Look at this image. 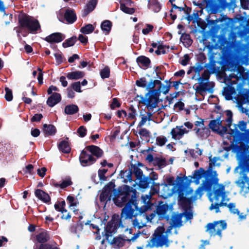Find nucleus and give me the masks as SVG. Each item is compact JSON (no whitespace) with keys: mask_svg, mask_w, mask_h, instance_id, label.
I'll list each match as a JSON object with an SVG mask.
<instances>
[{"mask_svg":"<svg viewBox=\"0 0 249 249\" xmlns=\"http://www.w3.org/2000/svg\"><path fill=\"white\" fill-rule=\"evenodd\" d=\"M184 125L188 129L191 130L193 128V131L196 138L200 140L206 139L210 135L211 131L204 124V119L199 118L197 121L194 124L186 122L184 123Z\"/></svg>","mask_w":249,"mask_h":249,"instance_id":"nucleus-5","label":"nucleus"},{"mask_svg":"<svg viewBox=\"0 0 249 249\" xmlns=\"http://www.w3.org/2000/svg\"><path fill=\"white\" fill-rule=\"evenodd\" d=\"M97 4L96 0H91L89 1L88 4L87 5L86 8L84 9L83 12V16L86 17L90 12L92 11L95 8Z\"/></svg>","mask_w":249,"mask_h":249,"instance_id":"nucleus-30","label":"nucleus"},{"mask_svg":"<svg viewBox=\"0 0 249 249\" xmlns=\"http://www.w3.org/2000/svg\"><path fill=\"white\" fill-rule=\"evenodd\" d=\"M36 239L40 243H44L49 239V236L46 232H41L36 235Z\"/></svg>","mask_w":249,"mask_h":249,"instance_id":"nucleus-42","label":"nucleus"},{"mask_svg":"<svg viewBox=\"0 0 249 249\" xmlns=\"http://www.w3.org/2000/svg\"><path fill=\"white\" fill-rule=\"evenodd\" d=\"M67 201L70 207H76L79 204L77 199L71 196L67 197Z\"/></svg>","mask_w":249,"mask_h":249,"instance_id":"nucleus-47","label":"nucleus"},{"mask_svg":"<svg viewBox=\"0 0 249 249\" xmlns=\"http://www.w3.org/2000/svg\"><path fill=\"white\" fill-rule=\"evenodd\" d=\"M111 197V188L107 185L105 187L102 193L100 196V200L101 202H107L110 201Z\"/></svg>","mask_w":249,"mask_h":249,"instance_id":"nucleus-19","label":"nucleus"},{"mask_svg":"<svg viewBox=\"0 0 249 249\" xmlns=\"http://www.w3.org/2000/svg\"><path fill=\"white\" fill-rule=\"evenodd\" d=\"M227 228V223L224 220L214 221L209 223L206 226V231L209 233L211 236L216 235L222 237L221 231Z\"/></svg>","mask_w":249,"mask_h":249,"instance_id":"nucleus-7","label":"nucleus"},{"mask_svg":"<svg viewBox=\"0 0 249 249\" xmlns=\"http://www.w3.org/2000/svg\"><path fill=\"white\" fill-rule=\"evenodd\" d=\"M237 160L239 165L234 169V173H237L240 168H242L244 171L249 172V147H248L237 153Z\"/></svg>","mask_w":249,"mask_h":249,"instance_id":"nucleus-8","label":"nucleus"},{"mask_svg":"<svg viewBox=\"0 0 249 249\" xmlns=\"http://www.w3.org/2000/svg\"><path fill=\"white\" fill-rule=\"evenodd\" d=\"M204 4L208 12L215 14L218 12L219 6L216 0H204Z\"/></svg>","mask_w":249,"mask_h":249,"instance_id":"nucleus-17","label":"nucleus"},{"mask_svg":"<svg viewBox=\"0 0 249 249\" xmlns=\"http://www.w3.org/2000/svg\"><path fill=\"white\" fill-rule=\"evenodd\" d=\"M209 130L211 129L213 132H215L221 136H223L227 131V126L222 125V120L221 117L219 116L216 119L211 120L209 124Z\"/></svg>","mask_w":249,"mask_h":249,"instance_id":"nucleus-10","label":"nucleus"},{"mask_svg":"<svg viewBox=\"0 0 249 249\" xmlns=\"http://www.w3.org/2000/svg\"><path fill=\"white\" fill-rule=\"evenodd\" d=\"M120 9L123 11L124 13L128 14H132L134 13L135 10L133 8H128L124 5V3H121L120 4Z\"/></svg>","mask_w":249,"mask_h":249,"instance_id":"nucleus-48","label":"nucleus"},{"mask_svg":"<svg viewBox=\"0 0 249 249\" xmlns=\"http://www.w3.org/2000/svg\"><path fill=\"white\" fill-rule=\"evenodd\" d=\"M167 139L163 136L157 137L156 139V142L158 145L162 146L164 145L167 142Z\"/></svg>","mask_w":249,"mask_h":249,"instance_id":"nucleus-52","label":"nucleus"},{"mask_svg":"<svg viewBox=\"0 0 249 249\" xmlns=\"http://www.w3.org/2000/svg\"><path fill=\"white\" fill-rule=\"evenodd\" d=\"M72 182L71 181V179L69 177L66 178L64 180H63L62 183L60 185V187L61 188H66L69 186L71 185Z\"/></svg>","mask_w":249,"mask_h":249,"instance_id":"nucleus-53","label":"nucleus"},{"mask_svg":"<svg viewBox=\"0 0 249 249\" xmlns=\"http://www.w3.org/2000/svg\"><path fill=\"white\" fill-rule=\"evenodd\" d=\"M189 60H190V58H189L188 54H185L184 55V56L181 59L180 63L182 65L185 66L188 64Z\"/></svg>","mask_w":249,"mask_h":249,"instance_id":"nucleus-63","label":"nucleus"},{"mask_svg":"<svg viewBox=\"0 0 249 249\" xmlns=\"http://www.w3.org/2000/svg\"><path fill=\"white\" fill-rule=\"evenodd\" d=\"M121 178H124V181L127 183L128 181L131 182L132 180V172L131 169L126 170L124 171H122L121 173Z\"/></svg>","mask_w":249,"mask_h":249,"instance_id":"nucleus-34","label":"nucleus"},{"mask_svg":"<svg viewBox=\"0 0 249 249\" xmlns=\"http://www.w3.org/2000/svg\"><path fill=\"white\" fill-rule=\"evenodd\" d=\"M78 110V106L73 104L67 105L65 108V113L69 115L74 114L77 113Z\"/></svg>","mask_w":249,"mask_h":249,"instance_id":"nucleus-32","label":"nucleus"},{"mask_svg":"<svg viewBox=\"0 0 249 249\" xmlns=\"http://www.w3.org/2000/svg\"><path fill=\"white\" fill-rule=\"evenodd\" d=\"M84 76V72L81 71H75L69 72L67 75V78L71 80H77L82 78Z\"/></svg>","mask_w":249,"mask_h":249,"instance_id":"nucleus-31","label":"nucleus"},{"mask_svg":"<svg viewBox=\"0 0 249 249\" xmlns=\"http://www.w3.org/2000/svg\"><path fill=\"white\" fill-rule=\"evenodd\" d=\"M70 208L71 210L72 211L74 214L78 216V217L77 218H83V217L84 216H85V214L83 213V212H79V210L76 209L75 208V207H70Z\"/></svg>","mask_w":249,"mask_h":249,"instance_id":"nucleus-57","label":"nucleus"},{"mask_svg":"<svg viewBox=\"0 0 249 249\" xmlns=\"http://www.w3.org/2000/svg\"><path fill=\"white\" fill-rule=\"evenodd\" d=\"M58 148L60 151L63 153H68L71 151V148L69 143L65 141H62L60 142L58 145Z\"/></svg>","mask_w":249,"mask_h":249,"instance_id":"nucleus-40","label":"nucleus"},{"mask_svg":"<svg viewBox=\"0 0 249 249\" xmlns=\"http://www.w3.org/2000/svg\"><path fill=\"white\" fill-rule=\"evenodd\" d=\"M235 92L234 88L228 86L224 89V95L227 100H231L232 98V95Z\"/></svg>","mask_w":249,"mask_h":249,"instance_id":"nucleus-38","label":"nucleus"},{"mask_svg":"<svg viewBox=\"0 0 249 249\" xmlns=\"http://www.w3.org/2000/svg\"><path fill=\"white\" fill-rule=\"evenodd\" d=\"M43 131L46 135H53L55 133L56 128L53 125L44 124L43 125Z\"/></svg>","mask_w":249,"mask_h":249,"instance_id":"nucleus-37","label":"nucleus"},{"mask_svg":"<svg viewBox=\"0 0 249 249\" xmlns=\"http://www.w3.org/2000/svg\"><path fill=\"white\" fill-rule=\"evenodd\" d=\"M19 27L15 28L14 30L18 33V36H20V29H27L31 33H36L40 28L39 23L36 19L27 15L22 14L19 16Z\"/></svg>","mask_w":249,"mask_h":249,"instance_id":"nucleus-6","label":"nucleus"},{"mask_svg":"<svg viewBox=\"0 0 249 249\" xmlns=\"http://www.w3.org/2000/svg\"><path fill=\"white\" fill-rule=\"evenodd\" d=\"M122 189L121 194L113 199L114 203L119 207H122L126 203L125 207L122 210L121 218H133L137 216H145L146 218H149L144 214V212L146 211L145 208L138 209L134 205L135 196L134 195L130 196V187L127 185H124Z\"/></svg>","mask_w":249,"mask_h":249,"instance_id":"nucleus-2","label":"nucleus"},{"mask_svg":"<svg viewBox=\"0 0 249 249\" xmlns=\"http://www.w3.org/2000/svg\"><path fill=\"white\" fill-rule=\"evenodd\" d=\"M136 115L137 112L136 109L133 107H130L129 109L128 117L131 119H134Z\"/></svg>","mask_w":249,"mask_h":249,"instance_id":"nucleus-58","label":"nucleus"},{"mask_svg":"<svg viewBox=\"0 0 249 249\" xmlns=\"http://www.w3.org/2000/svg\"><path fill=\"white\" fill-rule=\"evenodd\" d=\"M112 26L111 21L108 20H104L101 25V28L102 31L105 32L106 34H108L110 32Z\"/></svg>","mask_w":249,"mask_h":249,"instance_id":"nucleus-39","label":"nucleus"},{"mask_svg":"<svg viewBox=\"0 0 249 249\" xmlns=\"http://www.w3.org/2000/svg\"><path fill=\"white\" fill-rule=\"evenodd\" d=\"M148 8L152 9L155 12H158L161 8L160 3L157 1V0H149Z\"/></svg>","mask_w":249,"mask_h":249,"instance_id":"nucleus-33","label":"nucleus"},{"mask_svg":"<svg viewBox=\"0 0 249 249\" xmlns=\"http://www.w3.org/2000/svg\"><path fill=\"white\" fill-rule=\"evenodd\" d=\"M107 169H99L98 170V176L100 180H105L106 178L105 175L107 172Z\"/></svg>","mask_w":249,"mask_h":249,"instance_id":"nucleus-59","label":"nucleus"},{"mask_svg":"<svg viewBox=\"0 0 249 249\" xmlns=\"http://www.w3.org/2000/svg\"><path fill=\"white\" fill-rule=\"evenodd\" d=\"M94 28L92 25L88 24L85 26L83 27L80 29V32L83 34H89L92 33L94 31Z\"/></svg>","mask_w":249,"mask_h":249,"instance_id":"nucleus-45","label":"nucleus"},{"mask_svg":"<svg viewBox=\"0 0 249 249\" xmlns=\"http://www.w3.org/2000/svg\"><path fill=\"white\" fill-rule=\"evenodd\" d=\"M152 116V113L151 111L146 112L145 110H141L140 114L141 120L138 124V127H142L147 121H151Z\"/></svg>","mask_w":249,"mask_h":249,"instance_id":"nucleus-20","label":"nucleus"},{"mask_svg":"<svg viewBox=\"0 0 249 249\" xmlns=\"http://www.w3.org/2000/svg\"><path fill=\"white\" fill-rule=\"evenodd\" d=\"M227 118V127L230 128L231 134L234 139L240 141L237 145L238 153L249 147V129L245 132L247 127V124L243 121L239 122L238 124H231L232 114L231 111L226 112Z\"/></svg>","mask_w":249,"mask_h":249,"instance_id":"nucleus-4","label":"nucleus"},{"mask_svg":"<svg viewBox=\"0 0 249 249\" xmlns=\"http://www.w3.org/2000/svg\"><path fill=\"white\" fill-rule=\"evenodd\" d=\"M180 40L183 42L186 43L188 46H190L192 44V40L190 38V36L188 34H182Z\"/></svg>","mask_w":249,"mask_h":249,"instance_id":"nucleus-49","label":"nucleus"},{"mask_svg":"<svg viewBox=\"0 0 249 249\" xmlns=\"http://www.w3.org/2000/svg\"><path fill=\"white\" fill-rule=\"evenodd\" d=\"M227 207L231 213L233 214H236L239 218H246L247 214L245 213L240 212V211L236 207V205L234 203H230L227 205Z\"/></svg>","mask_w":249,"mask_h":249,"instance_id":"nucleus-21","label":"nucleus"},{"mask_svg":"<svg viewBox=\"0 0 249 249\" xmlns=\"http://www.w3.org/2000/svg\"><path fill=\"white\" fill-rule=\"evenodd\" d=\"M126 239H123L120 236L114 237L112 240L110 241V244L114 248H120L124 245Z\"/></svg>","mask_w":249,"mask_h":249,"instance_id":"nucleus-23","label":"nucleus"},{"mask_svg":"<svg viewBox=\"0 0 249 249\" xmlns=\"http://www.w3.org/2000/svg\"><path fill=\"white\" fill-rule=\"evenodd\" d=\"M190 130H187L183 125L176 126L172 129L170 134L172 139L175 140H179L183 138L185 134H188Z\"/></svg>","mask_w":249,"mask_h":249,"instance_id":"nucleus-14","label":"nucleus"},{"mask_svg":"<svg viewBox=\"0 0 249 249\" xmlns=\"http://www.w3.org/2000/svg\"><path fill=\"white\" fill-rule=\"evenodd\" d=\"M64 38V36L62 34L55 33L46 37L45 40L49 43H58L61 42Z\"/></svg>","mask_w":249,"mask_h":249,"instance_id":"nucleus-18","label":"nucleus"},{"mask_svg":"<svg viewBox=\"0 0 249 249\" xmlns=\"http://www.w3.org/2000/svg\"><path fill=\"white\" fill-rule=\"evenodd\" d=\"M148 89H153L154 92L159 96H160L161 92L166 94L169 90V87L162 85L160 81L158 80H153L152 79H151L149 82Z\"/></svg>","mask_w":249,"mask_h":249,"instance_id":"nucleus-12","label":"nucleus"},{"mask_svg":"<svg viewBox=\"0 0 249 249\" xmlns=\"http://www.w3.org/2000/svg\"><path fill=\"white\" fill-rule=\"evenodd\" d=\"M151 197V195H142V202L145 204H147L148 206H149V204H150V201Z\"/></svg>","mask_w":249,"mask_h":249,"instance_id":"nucleus-56","label":"nucleus"},{"mask_svg":"<svg viewBox=\"0 0 249 249\" xmlns=\"http://www.w3.org/2000/svg\"><path fill=\"white\" fill-rule=\"evenodd\" d=\"M36 196L44 202H49L50 201V197L49 195L40 189H36L35 191Z\"/></svg>","mask_w":249,"mask_h":249,"instance_id":"nucleus-25","label":"nucleus"},{"mask_svg":"<svg viewBox=\"0 0 249 249\" xmlns=\"http://www.w3.org/2000/svg\"><path fill=\"white\" fill-rule=\"evenodd\" d=\"M235 183L240 188V193L243 195L249 193V178L246 174H241Z\"/></svg>","mask_w":249,"mask_h":249,"instance_id":"nucleus-13","label":"nucleus"},{"mask_svg":"<svg viewBox=\"0 0 249 249\" xmlns=\"http://www.w3.org/2000/svg\"><path fill=\"white\" fill-rule=\"evenodd\" d=\"M133 224L135 228L141 229L146 226V223L142 221V219H134Z\"/></svg>","mask_w":249,"mask_h":249,"instance_id":"nucleus-50","label":"nucleus"},{"mask_svg":"<svg viewBox=\"0 0 249 249\" xmlns=\"http://www.w3.org/2000/svg\"><path fill=\"white\" fill-rule=\"evenodd\" d=\"M159 97L153 90L148 92L146 95L145 98L143 101V104L146 106L149 111H152L158 106Z\"/></svg>","mask_w":249,"mask_h":249,"instance_id":"nucleus-9","label":"nucleus"},{"mask_svg":"<svg viewBox=\"0 0 249 249\" xmlns=\"http://www.w3.org/2000/svg\"><path fill=\"white\" fill-rule=\"evenodd\" d=\"M64 17L69 23H72L76 19V15L72 10L67 9L65 13Z\"/></svg>","mask_w":249,"mask_h":249,"instance_id":"nucleus-28","label":"nucleus"},{"mask_svg":"<svg viewBox=\"0 0 249 249\" xmlns=\"http://www.w3.org/2000/svg\"><path fill=\"white\" fill-rule=\"evenodd\" d=\"M218 174L215 171L206 172L203 168L196 170L194 173V182L198 185L200 180L204 178L202 183L195 191V199L200 198L204 190L210 191L208 197L212 202L210 210H215L216 213L219 212V206L226 205L229 201L228 192L225 190V185L218 184Z\"/></svg>","mask_w":249,"mask_h":249,"instance_id":"nucleus-1","label":"nucleus"},{"mask_svg":"<svg viewBox=\"0 0 249 249\" xmlns=\"http://www.w3.org/2000/svg\"><path fill=\"white\" fill-rule=\"evenodd\" d=\"M5 98L8 101H11L13 99V95L12 90L8 88H5Z\"/></svg>","mask_w":249,"mask_h":249,"instance_id":"nucleus-54","label":"nucleus"},{"mask_svg":"<svg viewBox=\"0 0 249 249\" xmlns=\"http://www.w3.org/2000/svg\"><path fill=\"white\" fill-rule=\"evenodd\" d=\"M138 65L143 69H146L150 63V59L144 56H140L137 58Z\"/></svg>","mask_w":249,"mask_h":249,"instance_id":"nucleus-24","label":"nucleus"},{"mask_svg":"<svg viewBox=\"0 0 249 249\" xmlns=\"http://www.w3.org/2000/svg\"><path fill=\"white\" fill-rule=\"evenodd\" d=\"M124 228L122 219H111L105 227L107 236H111V234L115 233L118 229ZM107 240H109L108 237H107Z\"/></svg>","mask_w":249,"mask_h":249,"instance_id":"nucleus-11","label":"nucleus"},{"mask_svg":"<svg viewBox=\"0 0 249 249\" xmlns=\"http://www.w3.org/2000/svg\"><path fill=\"white\" fill-rule=\"evenodd\" d=\"M158 50L156 51L155 53L158 54H160L161 53L164 54L166 53V51L165 50V48L163 46L161 45H159L158 46Z\"/></svg>","mask_w":249,"mask_h":249,"instance_id":"nucleus-62","label":"nucleus"},{"mask_svg":"<svg viewBox=\"0 0 249 249\" xmlns=\"http://www.w3.org/2000/svg\"><path fill=\"white\" fill-rule=\"evenodd\" d=\"M61 99V95L59 93L54 92L49 97L47 101V105L51 107H53L58 103Z\"/></svg>","mask_w":249,"mask_h":249,"instance_id":"nucleus-22","label":"nucleus"},{"mask_svg":"<svg viewBox=\"0 0 249 249\" xmlns=\"http://www.w3.org/2000/svg\"><path fill=\"white\" fill-rule=\"evenodd\" d=\"M136 84L137 86L143 88H145L146 90L148 92H150L153 89H148V87L149 86V82L147 83L146 79L145 77H142L136 81Z\"/></svg>","mask_w":249,"mask_h":249,"instance_id":"nucleus-35","label":"nucleus"},{"mask_svg":"<svg viewBox=\"0 0 249 249\" xmlns=\"http://www.w3.org/2000/svg\"><path fill=\"white\" fill-rule=\"evenodd\" d=\"M139 133L141 136L145 137H148L150 134L149 131L145 128H141L139 130Z\"/></svg>","mask_w":249,"mask_h":249,"instance_id":"nucleus-64","label":"nucleus"},{"mask_svg":"<svg viewBox=\"0 0 249 249\" xmlns=\"http://www.w3.org/2000/svg\"><path fill=\"white\" fill-rule=\"evenodd\" d=\"M139 179L140 180L139 185L143 188H147L151 182V178L150 176L142 177V178Z\"/></svg>","mask_w":249,"mask_h":249,"instance_id":"nucleus-36","label":"nucleus"},{"mask_svg":"<svg viewBox=\"0 0 249 249\" xmlns=\"http://www.w3.org/2000/svg\"><path fill=\"white\" fill-rule=\"evenodd\" d=\"M131 169L132 172L134 173V174L135 175L137 179L142 178L143 174L142 171L141 169H140L139 167L135 165L132 166Z\"/></svg>","mask_w":249,"mask_h":249,"instance_id":"nucleus-43","label":"nucleus"},{"mask_svg":"<svg viewBox=\"0 0 249 249\" xmlns=\"http://www.w3.org/2000/svg\"><path fill=\"white\" fill-rule=\"evenodd\" d=\"M193 217V213L191 207L184 209V212L180 213L178 218H192Z\"/></svg>","mask_w":249,"mask_h":249,"instance_id":"nucleus-41","label":"nucleus"},{"mask_svg":"<svg viewBox=\"0 0 249 249\" xmlns=\"http://www.w3.org/2000/svg\"><path fill=\"white\" fill-rule=\"evenodd\" d=\"M86 149L97 158H100L102 156L103 151L97 146L93 145L88 146L86 147Z\"/></svg>","mask_w":249,"mask_h":249,"instance_id":"nucleus-29","label":"nucleus"},{"mask_svg":"<svg viewBox=\"0 0 249 249\" xmlns=\"http://www.w3.org/2000/svg\"><path fill=\"white\" fill-rule=\"evenodd\" d=\"M166 221L170 224L166 231H165L163 224L159 226L155 231L152 238L148 241L146 247L153 248L163 246L166 247L169 246L170 241L168 239V235L171 234V231L173 229H175V233L177 234V229L183 225V222L181 219H166Z\"/></svg>","mask_w":249,"mask_h":249,"instance_id":"nucleus-3","label":"nucleus"},{"mask_svg":"<svg viewBox=\"0 0 249 249\" xmlns=\"http://www.w3.org/2000/svg\"><path fill=\"white\" fill-rule=\"evenodd\" d=\"M71 87L75 91L78 92H82L80 87V83L79 82H76L71 84Z\"/></svg>","mask_w":249,"mask_h":249,"instance_id":"nucleus-60","label":"nucleus"},{"mask_svg":"<svg viewBox=\"0 0 249 249\" xmlns=\"http://www.w3.org/2000/svg\"><path fill=\"white\" fill-rule=\"evenodd\" d=\"M110 70L108 67H106L100 72V75L102 78H106L109 77Z\"/></svg>","mask_w":249,"mask_h":249,"instance_id":"nucleus-55","label":"nucleus"},{"mask_svg":"<svg viewBox=\"0 0 249 249\" xmlns=\"http://www.w3.org/2000/svg\"><path fill=\"white\" fill-rule=\"evenodd\" d=\"M168 210V206L165 204L160 203L157 207L156 213L160 216V218H168L167 216H164V215Z\"/></svg>","mask_w":249,"mask_h":249,"instance_id":"nucleus-26","label":"nucleus"},{"mask_svg":"<svg viewBox=\"0 0 249 249\" xmlns=\"http://www.w3.org/2000/svg\"><path fill=\"white\" fill-rule=\"evenodd\" d=\"M174 10H177V12L179 13H181V12H183L186 14H189L190 12L191 11V9L187 8V9H184L183 7H178L175 4H172V8L170 10L171 16L172 17V19L174 20L177 18L176 15L172 14V13L174 12Z\"/></svg>","mask_w":249,"mask_h":249,"instance_id":"nucleus-27","label":"nucleus"},{"mask_svg":"<svg viewBox=\"0 0 249 249\" xmlns=\"http://www.w3.org/2000/svg\"><path fill=\"white\" fill-rule=\"evenodd\" d=\"M87 130L83 126H81L77 130V132L81 137H84L86 135Z\"/></svg>","mask_w":249,"mask_h":249,"instance_id":"nucleus-61","label":"nucleus"},{"mask_svg":"<svg viewBox=\"0 0 249 249\" xmlns=\"http://www.w3.org/2000/svg\"><path fill=\"white\" fill-rule=\"evenodd\" d=\"M204 68V66L202 63L197 62L195 66L192 67V70L197 74V76H199V73Z\"/></svg>","mask_w":249,"mask_h":249,"instance_id":"nucleus-44","label":"nucleus"},{"mask_svg":"<svg viewBox=\"0 0 249 249\" xmlns=\"http://www.w3.org/2000/svg\"><path fill=\"white\" fill-rule=\"evenodd\" d=\"M79 159L82 165L83 166L90 165L96 161V159L91 154L87 153V152L84 150L82 151Z\"/></svg>","mask_w":249,"mask_h":249,"instance_id":"nucleus-15","label":"nucleus"},{"mask_svg":"<svg viewBox=\"0 0 249 249\" xmlns=\"http://www.w3.org/2000/svg\"><path fill=\"white\" fill-rule=\"evenodd\" d=\"M76 39L77 38L76 36H72L71 38L65 40V41L63 43V46L64 48L72 46L74 44Z\"/></svg>","mask_w":249,"mask_h":249,"instance_id":"nucleus-46","label":"nucleus"},{"mask_svg":"<svg viewBox=\"0 0 249 249\" xmlns=\"http://www.w3.org/2000/svg\"><path fill=\"white\" fill-rule=\"evenodd\" d=\"M65 204V201L58 202L55 204V209L61 213V215L58 214L57 216L60 217V218H71V215L70 213L68 212L67 210L64 208Z\"/></svg>","mask_w":249,"mask_h":249,"instance_id":"nucleus-16","label":"nucleus"},{"mask_svg":"<svg viewBox=\"0 0 249 249\" xmlns=\"http://www.w3.org/2000/svg\"><path fill=\"white\" fill-rule=\"evenodd\" d=\"M210 73L208 71H205L202 74L201 77L198 76V81L199 83H202L204 80H208L210 78Z\"/></svg>","mask_w":249,"mask_h":249,"instance_id":"nucleus-51","label":"nucleus"}]
</instances>
